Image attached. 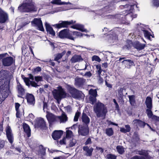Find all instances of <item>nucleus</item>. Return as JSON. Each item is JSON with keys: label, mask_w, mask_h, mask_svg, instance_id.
Returning <instances> with one entry per match:
<instances>
[{"label": "nucleus", "mask_w": 159, "mask_h": 159, "mask_svg": "<svg viewBox=\"0 0 159 159\" xmlns=\"http://www.w3.org/2000/svg\"><path fill=\"white\" fill-rule=\"evenodd\" d=\"M92 143L91 139L90 138H88L85 143V145L90 144Z\"/></svg>", "instance_id": "6e6d98bb"}, {"label": "nucleus", "mask_w": 159, "mask_h": 159, "mask_svg": "<svg viewBox=\"0 0 159 159\" xmlns=\"http://www.w3.org/2000/svg\"><path fill=\"white\" fill-rule=\"evenodd\" d=\"M96 68L98 70L97 72L98 74V75H100L102 71L101 66L99 65H97Z\"/></svg>", "instance_id": "603ef678"}, {"label": "nucleus", "mask_w": 159, "mask_h": 159, "mask_svg": "<svg viewBox=\"0 0 159 159\" xmlns=\"http://www.w3.org/2000/svg\"><path fill=\"white\" fill-rule=\"evenodd\" d=\"M134 5H121L120 7L121 9H124L125 13H122L117 15V17H119V19L122 21L123 23H125V20L126 19L128 20H132L133 18H135L137 16L135 15L133 16V12L134 11Z\"/></svg>", "instance_id": "f257e3e1"}, {"label": "nucleus", "mask_w": 159, "mask_h": 159, "mask_svg": "<svg viewBox=\"0 0 159 159\" xmlns=\"http://www.w3.org/2000/svg\"><path fill=\"white\" fill-rule=\"evenodd\" d=\"M79 134L82 136H85L88 134L89 133V130L87 126H80L78 131Z\"/></svg>", "instance_id": "1a4fd4ad"}, {"label": "nucleus", "mask_w": 159, "mask_h": 159, "mask_svg": "<svg viewBox=\"0 0 159 159\" xmlns=\"http://www.w3.org/2000/svg\"><path fill=\"white\" fill-rule=\"evenodd\" d=\"M16 89L18 93V96L19 97L21 98V96L24 95L25 93V89L20 83H17Z\"/></svg>", "instance_id": "dca6fc26"}, {"label": "nucleus", "mask_w": 159, "mask_h": 159, "mask_svg": "<svg viewBox=\"0 0 159 159\" xmlns=\"http://www.w3.org/2000/svg\"><path fill=\"white\" fill-rule=\"evenodd\" d=\"M64 54V52L57 54L54 59V60L56 61H58L59 59H60L62 57Z\"/></svg>", "instance_id": "c03bdc74"}, {"label": "nucleus", "mask_w": 159, "mask_h": 159, "mask_svg": "<svg viewBox=\"0 0 159 159\" xmlns=\"http://www.w3.org/2000/svg\"><path fill=\"white\" fill-rule=\"evenodd\" d=\"M67 89L71 94L72 97L75 99H79L83 95L81 91L77 90L74 88L68 85Z\"/></svg>", "instance_id": "423d86ee"}, {"label": "nucleus", "mask_w": 159, "mask_h": 159, "mask_svg": "<svg viewBox=\"0 0 159 159\" xmlns=\"http://www.w3.org/2000/svg\"><path fill=\"white\" fill-rule=\"evenodd\" d=\"M151 109L148 108L146 110L147 115L149 118H150L153 115L152 112L151 110Z\"/></svg>", "instance_id": "a18cd8bd"}, {"label": "nucleus", "mask_w": 159, "mask_h": 159, "mask_svg": "<svg viewBox=\"0 0 159 159\" xmlns=\"http://www.w3.org/2000/svg\"><path fill=\"white\" fill-rule=\"evenodd\" d=\"M141 30L143 31L145 37L147 38L148 39L150 40L151 36H152V37H153V36L151 35L150 33L148 31L145 30L144 28L142 29Z\"/></svg>", "instance_id": "2f4dec72"}, {"label": "nucleus", "mask_w": 159, "mask_h": 159, "mask_svg": "<svg viewBox=\"0 0 159 159\" xmlns=\"http://www.w3.org/2000/svg\"><path fill=\"white\" fill-rule=\"evenodd\" d=\"M52 93L54 98L58 103L61 99L65 98L66 96V92L61 86L58 87V89L54 90Z\"/></svg>", "instance_id": "39448f33"}, {"label": "nucleus", "mask_w": 159, "mask_h": 159, "mask_svg": "<svg viewBox=\"0 0 159 159\" xmlns=\"http://www.w3.org/2000/svg\"><path fill=\"white\" fill-rule=\"evenodd\" d=\"M23 128L25 132L27 134L28 137L30 136V129L29 126L26 124L24 123L23 125Z\"/></svg>", "instance_id": "393cba45"}, {"label": "nucleus", "mask_w": 159, "mask_h": 159, "mask_svg": "<svg viewBox=\"0 0 159 159\" xmlns=\"http://www.w3.org/2000/svg\"><path fill=\"white\" fill-rule=\"evenodd\" d=\"M136 153L137 154H139L141 155H143L146 157V158H148L147 157L148 154V152L145 150H135Z\"/></svg>", "instance_id": "7c9ffc66"}, {"label": "nucleus", "mask_w": 159, "mask_h": 159, "mask_svg": "<svg viewBox=\"0 0 159 159\" xmlns=\"http://www.w3.org/2000/svg\"><path fill=\"white\" fill-rule=\"evenodd\" d=\"M103 80L101 77L100 75H98V82L99 83L101 84L103 83Z\"/></svg>", "instance_id": "052dcab7"}, {"label": "nucleus", "mask_w": 159, "mask_h": 159, "mask_svg": "<svg viewBox=\"0 0 159 159\" xmlns=\"http://www.w3.org/2000/svg\"><path fill=\"white\" fill-rule=\"evenodd\" d=\"M74 23L73 21L72 20L69 21H62L60 23L54 25V26H56L58 28L62 27L65 28L67 27L68 25Z\"/></svg>", "instance_id": "ddd939ff"}, {"label": "nucleus", "mask_w": 159, "mask_h": 159, "mask_svg": "<svg viewBox=\"0 0 159 159\" xmlns=\"http://www.w3.org/2000/svg\"><path fill=\"white\" fill-rule=\"evenodd\" d=\"M83 149L86 152V155L89 156H91L92 155V152L93 150L92 148L91 147L89 148L87 146L84 147H83Z\"/></svg>", "instance_id": "bb28decb"}, {"label": "nucleus", "mask_w": 159, "mask_h": 159, "mask_svg": "<svg viewBox=\"0 0 159 159\" xmlns=\"http://www.w3.org/2000/svg\"><path fill=\"white\" fill-rule=\"evenodd\" d=\"M13 60L12 57H9L3 59L2 62L4 66H11L13 63Z\"/></svg>", "instance_id": "9b49d317"}, {"label": "nucleus", "mask_w": 159, "mask_h": 159, "mask_svg": "<svg viewBox=\"0 0 159 159\" xmlns=\"http://www.w3.org/2000/svg\"><path fill=\"white\" fill-rule=\"evenodd\" d=\"M133 122L134 125L136 126L144 127L145 125V123L144 122L139 120H133Z\"/></svg>", "instance_id": "c756f323"}, {"label": "nucleus", "mask_w": 159, "mask_h": 159, "mask_svg": "<svg viewBox=\"0 0 159 159\" xmlns=\"http://www.w3.org/2000/svg\"><path fill=\"white\" fill-rule=\"evenodd\" d=\"M77 143V140L74 139H70L69 141V146L72 147L75 146Z\"/></svg>", "instance_id": "58836bf2"}, {"label": "nucleus", "mask_w": 159, "mask_h": 159, "mask_svg": "<svg viewBox=\"0 0 159 159\" xmlns=\"http://www.w3.org/2000/svg\"><path fill=\"white\" fill-rule=\"evenodd\" d=\"M129 101L132 106H134L135 104V97L134 95L129 96Z\"/></svg>", "instance_id": "473e14b6"}, {"label": "nucleus", "mask_w": 159, "mask_h": 159, "mask_svg": "<svg viewBox=\"0 0 159 159\" xmlns=\"http://www.w3.org/2000/svg\"><path fill=\"white\" fill-rule=\"evenodd\" d=\"M131 159H146L144 157H139L135 156L132 157Z\"/></svg>", "instance_id": "bf43d9fd"}, {"label": "nucleus", "mask_w": 159, "mask_h": 159, "mask_svg": "<svg viewBox=\"0 0 159 159\" xmlns=\"http://www.w3.org/2000/svg\"><path fill=\"white\" fill-rule=\"evenodd\" d=\"M81 119L84 123L86 125L89 124L90 121V119L85 113H82Z\"/></svg>", "instance_id": "b1692460"}, {"label": "nucleus", "mask_w": 159, "mask_h": 159, "mask_svg": "<svg viewBox=\"0 0 159 159\" xmlns=\"http://www.w3.org/2000/svg\"><path fill=\"white\" fill-rule=\"evenodd\" d=\"M51 3L53 4H57V5H68L71 4V3L69 2H62L61 0H52L51 1Z\"/></svg>", "instance_id": "cd10ccee"}, {"label": "nucleus", "mask_w": 159, "mask_h": 159, "mask_svg": "<svg viewBox=\"0 0 159 159\" xmlns=\"http://www.w3.org/2000/svg\"><path fill=\"white\" fill-rule=\"evenodd\" d=\"M122 62L126 64H128L129 65V66H133L134 64V62L133 61L129 59L125 60H123Z\"/></svg>", "instance_id": "a19ab883"}, {"label": "nucleus", "mask_w": 159, "mask_h": 159, "mask_svg": "<svg viewBox=\"0 0 159 159\" xmlns=\"http://www.w3.org/2000/svg\"><path fill=\"white\" fill-rule=\"evenodd\" d=\"M83 60V59L80 55H75L70 59V61L72 63H75Z\"/></svg>", "instance_id": "5701e85b"}, {"label": "nucleus", "mask_w": 159, "mask_h": 159, "mask_svg": "<svg viewBox=\"0 0 159 159\" xmlns=\"http://www.w3.org/2000/svg\"><path fill=\"white\" fill-rule=\"evenodd\" d=\"M75 84L78 87L83 85L85 82V80L82 78L76 77L75 79Z\"/></svg>", "instance_id": "6ab92c4d"}, {"label": "nucleus", "mask_w": 159, "mask_h": 159, "mask_svg": "<svg viewBox=\"0 0 159 159\" xmlns=\"http://www.w3.org/2000/svg\"><path fill=\"white\" fill-rule=\"evenodd\" d=\"M106 134L108 136H110L113 134V131L112 128H108L105 130Z\"/></svg>", "instance_id": "72a5a7b5"}, {"label": "nucleus", "mask_w": 159, "mask_h": 159, "mask_svg": "<svg viewBox=\"0 0 159 159\" xmlns=\"http://www.w3.org/2000/svg\"><path fill=\"white\" fill-rule=\"evenodd\" d=\"M96 97L93 96H90L89 97V102L92 104H93L96 101Z\"/></svg>", "instance_id": "ea45409f"}, {"label": "nucleus", "mask_w": 159, "mask_h": 159, "mask_svg": "<svg viewBox=\"0 0 159 159\" xmlns=\"http://www.w3.org/2000/svg\"><path fill=\"white\" fill-rule=\"evenodd\" d=\"M116 149L117 152L120 154H122L125 152L124 148L122 146H117Z\"/></svg>", "instance_id": "f704fd0d"}, {"label": "nucleus", "mask_w": 159, "mask_h": 159, "mask_svg": "<svg viewBox=\"0 0 159 159\" xmlns=\"http://www.w3.org/2000/svg\"><path fill=\"white\" fill-rule=\"evenodd\" d=\"M23 78L26 85L28 87L31 85L32 87L36 88L39 86L35 82L30 80L28 78L24 77Z\"/></svg>", "instance_id": "2eb2a0df"}, {"label": "nucleus", "mask_w": 159, "mask_h": 159, "mask_svg": "<svg viewBox=\"0 0 159 159\" xmlns=\"http://www.w3.org/2000/svg\"><path fill=\"white\" fill-rule=\"evenodd\" d=\"M92 60L98 62H100L101 61L99 57L97 56H94L92 57Z\"/></svg>", "instance_id": "864d4df0"}, {"label": "nucleus", "mask_w": 159, "mask_h": 159, "mask_svg": "<svg viewBox=\"0 0 159 159\" xmlns=\"http://www.w3.org/2000/svg\"><path fill=\"white\" fill-rule=\"evenodd\" d=\"M10 79H2L0 81V104L8 96L10 93L9 89Z\"/></svg>", "instance_id": "f03ea898"}, {"label": "nucleus", "mask_w": 159, "mask_h": 159, "mask_svg": "<svg viewBox=\"0 0 159 159\" xmlns=\"http://www.w3.org/2000/svg\"><path fill=\"white\" fill-rule=\"evenodd\" d=\"M18 10L20 12H29L37 10L35 3L32 0H25L23 4L18 7Z\"/></svg>", "instance_id": "7ed1b4c3"}, {"label": "nucleus", "mask_w": 159, "mask_h": 159, "mask_svg": "<svg viewBox=\"0 0 159 159\" xmlns=\"http://www.w3.org/2000/svg\"><path fill=\"white\" fill-rule=\"evenodd\" d=\"M74 136L73 132L71 130H66V138L69 139L73 138Z\"/></svg>", "instance_id": "e433bc0d"}, {"label": "nucleus", "mask_w": 159, "mask_h": 159, "mask_svg": "<svg viewBox=\"0 0 159 159\" xmlns=\"http://www.w3.org/2000/svg\"><path fill=\"white\" fill-rule=\"evenodd\" d=\"M40 148L42 149L41 151V154L43 155H44L45 153V149L42 145L40 146Z\"/></svg>", "instance_id": "5fc2aeb1"}, {"label": "nucleus", "mask_w": 159, "mask_h": 159, "mask_svg": "<svg viewBox=\"0 0 159 159\" xmlns=\"http://www.w3.org/2000/svg\"><path fill=\"white\" fill-rule=\"evenodd\" d=\"M62 134L63 131L61 130H55L52 134V138L55 140H58L60 138Z\"/></svg>", "instance_id": "f3484780"}, {"label": "nucleus", "mask_w": 159, "mask_h": 159, "mask_svg": "<svg viewBox=\"0 0 159 159\" xmlns=\"http://www.w3.org/2000/svg\"><path fill=\"white\" fill-rule=\"evenodd\" d=\"M152 99L150 97H147L146 99L145 103L148 108L152 109Z\"/></svg>", "instance_id": "a878e982"}, {"label": "nucleus", "mask_w": 159, "mask_h": 159, "mask_svg": "<svg viewBox=\"0 0 159 159\" xmlns=\"http://www.w3.org/2000/svg\"><path fill=\"white\" fill-rule=\"evenodd\" d=\"M20 106V104H19L18 103H15V108L16 110V116L17 117H19V115L20 113L19 111V108Z\"/></svg>", "instance_id": "37998d69"}, {"label": "nucleus", "mask_w": 159, "mask_h": 159, "mask_svg": "<svg viewBox=\"0 0 159 159\" xmlns=\"http://www.w3.org/2000/svg\"><path fill=\"white\" fill-rule=\"evenodd\" d=\"M41 70V68L39 67H37L34 69V72H38L40 71Z\"/></svg>", "instance_id": "69168bd1"}, {"label": "nucleus", "mask_w": 159, "mask_h": 159, "mask_svg": "<svg viewBox=\"0 0 159 159\" xmlns=\"http://www.w3.org/2000/svg\"><path fill=\"white\" fill-rule=\"evenodd\" d=\"M59 37L61 38H64L67 36V32L66 30L65 29L61 31L59 33Z\"/></svg>", "instance_id": "c9c22d12"}, {"label": "nucleus", "mask_w": 159, "mask_h": 159, "mask_svg": "<svg viewBox=\"0 0 159 159\" xmlns=\"http://www.w3.org/2000/svg\"><path fill=\"white\" fill-rule=\"evenodd\" d=\"M150 118H152L153 120H159V117H157L155 115H152Z\"/></svg>", "instance_id": "680f3d73"}, {"label": "nucleus", "mask_w": 159, "mask_h": 159, "mask_svg": "<svg viewBox=\"0 0 159 159\" xmlns=\"http://www.w3.org/2000/svg\"><path fill=\"white\" fill-rule=\"evenodd\" d=\"M133 45L134 47L139 50L143 49L145 46V44L141 43L138 41L134 42Z\"/></svg>", "instance_id": "aec40b11"}, {"label": "nucleus", "mask_w": 159, "mask_h": 159, "mask_svg": "<svg viewBox=\"0 0 159 159\" xmlns=\"http://www.w3.org/2000/svg\"><path fill=\"white\" fill-rule=\"evenodd\" d=\"M89 93L90 95V96H93L96 97L97 94V91L95 89H90L89 92Z\"/></svg>", "instance_id": "79ce46f5"}, {"label": "nucleus", "mask_w": 159, "mask_h": 159, "mask_svg": "<svg viewBox=\"0 0 159 159\" xmlns=\"http://www.w3.org/2000/svg\"><path fill=\"white\" fill-rule=\"evenodd\" d=\"M6 135L7 138L11 143H12L13 142L14 138L11 130L9 126H8L6 129Z\"/></svg>", "instance_id": "9d476101"}, {"label": "nucleus", "mask_w": 159, "mask_h": 159, "mask_svg": "<svg viewBox=\"0 0 159 159\" xmlns=\"http://www.w3.org/2000/svg\"><path fill=\"white\" fill-rule=\"evenodd\" d=\"M31 22L32 25L36 27L38 29L42 31H44V29L41 18H34Z\"/></svg>", "instance_id": "0eeeda50"}, {"label": "nucleus", "mask_w": 159, "mask_h": 159, "mask_svg": "<svg viewBox=\"0 0 159 159\" xmlns=\"http://www.w3.org/2000/svg\"><path fill=\"white\" fill-rule=\"evenodd\" d=\"M106 158L107 159H116V156L112 154H108L106 156Z\"/></svg>", "instance_id": "de8ad7c7"}, {"label": "nucleus", "mask_w": 159, "mask_h": 159, "mask_svg": "<svg viewBox=\"0 0 159 159\" xmlns=\"http://www.w3.org/2000/svg\"><path fill=\"white\" fill-rule=\"evenodd\" d=\"M34 79L35 81L38 82L39 81H41L43 80V77L40 76H35Z\"/></svg>", "instance_id": "8fccbe9b"}, {"label": "nucleus", "mask_w": 159, "mask_h": 159, "mask_svg": "<svg viewBox=\"0 0 159 159\" xmlns=\"http://www.w3.org/2000/svg\"><path fill=\"white\" fill-rule=\"evenodd\" d=\"M73 34L74 38H76L88 35L87 34H83L79 32H73Z\"/></svg>", "instance_id": "4c0bfd02"}, {"label": "nucleus", "mask_w": 159, "mask_h": 159, "mask_svg": "<svg viewBox=\"0 0 159 159\" xmlns=\"http://www.w3.org/2000/svg\"><path fill=\"white\" fill-rule=\"evenodd\" d=\"M65 109L68 112H70L71 111V108L70 106H68L66 107Z\"/></svg>", "instance_id": "774afa93"}, {"label": "nucleus", "mask_w": 159, "mask_h": 159, "mask_svg": "<svg viewBox=\"0 0 159 159\" xmlns=\"http://www.w3.org/2000/svg\"><path fill=\"white\" fill-rule=\"evenodd\" d=\"M114 17V16L112 15H106L105 16H104V17H105L106 19H109L113 18Z\"/></svg>", "instance_id": "338daca9"}, {"label": "nucleus", "mask_w": 159, "mask_h": 159, "mask_svg": "<svg viewBox=\"0 0 159 159\" xmlns=\"http://www.w3.org/2000/svg\"><path fill=\"white\" fill-rule=\"evenodd\" d=\"M66 138L64 137L62 140L60 141V143L61 144H65L66 143Z\"/></svg>", "instance_id": "4d7b16f0"}, {"label": "nucleus", "mask_w": 159, "mask_h": 159, "mask_svg": "<svg viewBox=\"0 0 159 159\" xmlns=\"http://www.w3.org/2000/svg\"><path fill=\"white\" fill-rule=\"evenodd\" d=\"M7 55H8L7 53L0 54V60L3 57L6 56Z\"/></svg>", "instance_id": "e2e57ef3"}, {"label": "nucleus", "mask_w": 159, "mask_h": 159, "mask_svg": "<svg viewBox=\"0 0 159 159\" xmlns=\"http://www.w3.org/2000/svg\"><path fill=\"white\" fill-rule=\"evenodd\" d=\"M125 127L126 128L125 129L127 132H129L130 130V126L129 125H125Z\"/></svg>", "instance_id": "0e129e2a"}, {"label": "nucleus", "mask_w": 159, "mask_h": 159, "mask_svg": "<svg viewBox=\"0 0 159 159\" xmlns=\"http://www.w3.org/2000/svg\"><path fill=\"white\" fill-rule=\"evenodd\" d=\"M47 113L46 117L50 124L57 122V116L48 111H47Z\"/></svg>", "instance_id": "6e6552de"}, {"label": "nucleus", "mask_w": 159, "mask_h": 159, "mask_svg": "<svg viewBox=\"0 0 159 159\" xmlns=\"http://www.w3.org/2000/svg\"><path fill=\"white\" fill-rule=\"evenodd\" d=\"M152 3L154 6L157 7H159V0H153Z\"/></svg>", "instance_id": "3c124183"}, {"label": "nucleus", "mask_w": 159, "mask_h": 159, "mask_svg": "<svg viewBox=\"0 0 159 159\" xmlns=\"http://www.w3.org/2000/svg\"><path fill=\"white\" fill-rule=\"evenodd\" d=\"M47 104L46 102H43V111L45 112V111H48L47 110Z\"/></svg>", "instance_id": "13d9d810"}, {"label": "nucleus", "mask_w": 159, "mask_h": 159, "mask_svg": "<svg viewBox=\"0 0 159 159\" xmlns=\"http://www.w3.org/2000/svg\"><path fill=\"white\" fill-rule=\"evenodd\" d=\"M45 25L47 32L49 33L52 36H54L55 34V32L54 31L53 28L50 26L49 24L46 22Z\"/></svg>", "instance_id": "4be33fe9"}, {"label": "nucleus", "mask_w": 159, "mask_h": 159, "mask_svg": "<svg viewBox=\"0 0 159 159\" xmlns=\"http://www.w3.org/2000/svg\"><path fill=\"white\" fill-rule=\"evenodd\" d=\"M27 102L30 105H34L35 103L34 98V96L31 94H27L26 95Z\"/></svg>", "instance_id": "412c9836"}, {"label": "nucleus", "mask_w": 159, "mask_h": 159, "mask_svg": "<svg viewBox=\"0 0 159 159\" xmlns=\"http://www.w3.org/2000/svg\"><path fill=\"white\" fill-rule=\"evenodd\" d=\"M93 110L98 118L101 117L104 119L107 112L106 107L102 103L98 102L93 107Z\"/></svg>", "instance_id": "20e7f679"}, {"label": "nucleus", "mask_w": 159, "mask_h": 159, "mask_svg": "<svg viewBox=\"0 0 159 159\" xmlns=\"http://www.w3.org/2000/svg\"><path fill=\"white\" fill-rule=\"evenodd\" d=\"M68 120V117L66 114L63 112L60 116H57V122L60 123H65Z\"/></svg>", "instance_id": "a211bd4d"}, {"label": "nucleus", "mask_w": 159, "mask_h": 159, "mask_svg": "<svg viewBox=\"0 0 159 159\" xmlns=\"http://www.w3.org/2000/svg\"><path fill=\"white\" fill-rule=\"evenodd\" d=\"M123 89L122 88H120L118 90V95L120 97H122L123 96Z\"/></svg>", "instance_id": "09e8293b"}, {"label": "nucleus", "mask_w": 159, "mask_h": 159, "mask_svg": "<svg viewBox=\"0 0 159 159\" xmlns=\"http://www.w3.org/2000/svg\"><path fill=\"white\" fill-rule=\"evenodd\" d=\"M8 19L7 13L0 8V23H5Z\"/></svg>", "instance_id": "4468645a"}, {"label": "nucleus", "mask_w": 159, "mask_h": 159, "mask_svg": "<svg viewBox=\"0 0 159 159\" xmlns=\"http://www.w3.org/2000/svg\"><path fill=\"white\" fill-rule=\"evenodd\" d=\"M80 112L77 111L75 113L74 119V120L75 121H77L78 120L79 116L80 115Z\"/></svg>", "instance_id": "49530a36"}, {"label": "nucleus", "mask_w": 159, "mask_h": 159, "mask_svg": "<svg viewBox=\"0 0 159 159\" xmlns=\"http://www.w3.org/2000/svg\"><path fill=\"white\" fill-rule=\"evenodd\" d=\"M71 27L73 28L78 30L82 32H86V30L84 28V26L80 24H76L71 26Z\"/></svg>", "instance_id": "c85d7f7f"}, {"label": "nucleus", "mask_w": 159, "mask_h": 159, "mask_svg": "<svg viewBox=\"0 0 159 159\" xmlns=\"http://www.w3.org/2000/svg\"><path fill=\"white\" fill-rule=\"evenodd\" d=\"M35 126L38 128H43L46 127V123L43 118H39L37 119L35 124Z\"/></svg>", "instance_id": "f8f14e48"}]
</instances>
